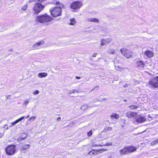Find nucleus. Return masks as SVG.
<instances>
[{
  "instance_id": "f257e3e1",
  "label": "nucleus",
  "mask_w": 158,
  "mask_h": 158,
  "mask_svg": "<svg viewBox=\"0 0 158 158\" xmlns=\"http://www.w3.org/2000/svg\"><path fill=\"white\" fill-rule=\"evenodd\" d=\"M52 20V18L47 15L44 14L37 16L35 19V21L48 25L49 22Z\"/></svg>"
},
{
  "instance_id": "f03ea898",
  "label": "nucleus",
  "mask_w": 158,
  "mask_h": 158,
  "mask_svg": "<svg viewBox=\"0 0 158 158\" xmlns=\"http://www.w3.org/2000/svg\"><path fill=\"white\" fill-rule=\"evenodd\" d=\"M56 4L57 5H58L59 6L58 7H56L52 10H50L52 15L55 17L60 15L62 7H63V5L58 2H56Z\"/></svg>"
},
{
  "instance_id": "7ed1b4c3",
  "label": "nucleus",
  "mask_w": 158,
  "mask_h": 158,
  "mask_svg": "<svg viewBox=\"0 0 158 158\" xmlns=\"http://www.w3.org/2000/svg\"><path fill=\"white\" fill-rule=\"evenodd\" d=\"M136 148L134 146H130L126 147L120 150L119 151L120 154L121 155L128 154L129 153L135 151Z\"/></svg>"
},
{
  "instance_id": "20e7f679",
  "label": "nucleus",
  "mask_w": 158,
  "mask_h": 158,
  "mask_svg": "<svg viewBox=\"0 0 158 158\" xmlns=\"http://www.w3.org/2000/svg\"><path fill=\"white\" fill-rule=\"evenodd\" d=\"M44 6L40 3L36 2L34 4L33 10L35 14H38L44 8Z\"/></svg>"
},
{
  "instance_id": "39448f33",
  "label": "nucleus",
  "mask_w": 158,
  "mask_h": 158,
  "mask_svg": "<svg viewBox=\"0 0 158 158\" xmlns=\"http://www.w3.org/2000/svg\"><path fill=\"white\" fill-rule=\"evenodd\" d=\"M16 146L14 145H10L7 146L5 149L6 154L9 155H11L15 152Z\"/></svg>"
},
{
  "instance_id": "423d86ee",
  "label": "nucleus",
  "mask_w": 158,
  "mask_h": 158,
  "mask_svg": "<svg viewBox=\"0 0 158 158\" xmlns=\"http://www.w3.org/2000/svg\"><path fill=\"white\" fill-rule=\"evenodd\" d=\"M120 51L122 54L127 58H129L131 57V52L130 50L123 48L121 49Z\"/></svg>"
},
{
  "instance_id": "0eeeda50",
  "label": "nucleus",
  "mask_w": 158,
  "mask_h": 158,
  "mask_svg": "<svg viewBox=\"0 0 158 158\" xmlns=\"http://www.w3.org/2000/svg\"><path fill=\"white\" fill-rule=\"evenodd\" d=\"M149 84L155 88H158V76H156L151 79Z\"/></svg>"
},
{
  "instance_id": "6e6552de",
  "label": "nucleus",
  "mask_w": 158,
  "mask_h": 158,
  "mask_svg": "<svg viewBox=\"0 0 158 158\" xmlns=\"http://www.w3.org/2000/svg\"><path fill=\"white\" fill-rule=\"evenodd\" d=\"M82 6V3L80 1H74L70 5V8L74 10L80 8Z\"/></svg>"
},
{
  "instance_id": "1a4fd4ad",
  "label": "nucleus",
  "mask_w": 158,
  "mask_h": 158,
  "mask_svg": "<svg viewBox=\"0 0 158 158\" xmlns=\"http://www.w3.org/2000/svg\"><path fill=\"white\" fill-rule=\"evenodd\" d=\"M153 56V52L150 50H147L144 53V57L146 59L151 58Z\"/></svg>"
},
{
  "instance_id": "9d476101",
  "label": "nucleus",
  "mask_w": 158,
  "mask_h": 158,
  "mask_svg": "<svg viewBox=\"0 0 158 158\" xmlns=\"http://www.w3.org/2000/svg\"><path fill=\"white\" fill-rule=\"evenodd\" d=\"M112 40V39L110 38H107L105 39H102L101 40V45L102 46H103L111 42Z\"/></svg>"
},
{
  "instance_id": "9b49d317",
  "label": "nucleus",
  "mask_w": 158,
  "mask_h": 158,
  "mask_svg": "<svg viewBox=\"0 0 158 158\" xmlns=\"http://www.w3.org/2000/svg\"><path fill=\"white\" fill-rule=\"evenodd\" d=\"M104 150L103 149H100L99 150H93L89 152L88 154L90 155L93 154L96 155L98 154L100 152H102Z\"/></svg>"
},
{
  "instance_id": "f8f14e48",
  "label": "nucleus",
  "mask_w": 158,
  "mask_h": 158,
  "mask_svg": "<svg viewBox=\"0 0 158 158\" xmlns=\"http://www.w3.org/2000/svg\"><path fill=\"white\" fill-rule=\"evenodd\" d=\"M126 116L129 118H134L137 116V114L136 113L128 111L126 113Z\"/></svg>"
},
{
  "instance_id": "ddd939ff",
  "label": "nucleus",
  "mask_w": 158,
  "mask_h": 158,
  "mask_svg": "<svg viewBox=\"0 0 158 158\" xmlns=\"http://www.w3.org/2000/svg\"><path fill=\"white\" fill-rule=\"evenodd\" d=\"M146 120V118L144 117L139 116L136 118V121L139 123L144 122Z\"/></svg>"
},
{
  "instance_id": "4468645a",
  "label": "nucleus",
  "mask_w": 158,
  "mask_h": 158,
  "mask_svg": "<svg viewBox=\"0 0 158 158\" xmlns=\"http://www.w3.org/2000/svg\"><path fill=\"white\" fill-rule=\"evenodd\" d=\"M136 64L139 69L142 68L144 67L145 64L142 61H138L136 62Z\"/></svg>"
},
{
  "instance_id": "2eb2a0df",
  "label": "nucleus",
  "mask_w": 158,
  "mask_h": 158,
  "mask_svg": "<svg viewBox=\"0 0 158 158\" xmlns=\"http://www.w3.org/2000/svg\"><path fill=\"white\" fill-rule=\"evenodd\" d=\"M24 118V116L18 119L17 120H15V122L11 123V125H10L9 127H11L15 125V124H16L17 123H18L19 122L23 119Z\"/></svg>"
},
{
  "instance_id": "dca6fc26",
  "label": "nucleus",
  "mask_w": 158,
  "mask_h": 158,
  "mask_svg": "<svg viewBox=\"0 0 158 158\" xmlns=\"http://www.w3.org/2000/svg\"><path fill=\"white\" fill-rule=\"evenodd\" d=\"M68 23L69 24L71 25H74L76 23V21L74 18H71Z\"/></svg>"
},
{
  "instance_id": "f3484780",
  "label": "nucleus",
  "mask_w": 158,
  "mask_h": 158,
  "mask_svg": "<svg viewBox=\"0 0 158 158\" xmlns=\"http://www.w3.org/2000/svg\"><path fill=\"white\" fill-rule=\"evenodd\" d=\"M47 75L48 74L46 73H39L37 76L39 77L42 78L46 77Z\"/></svg>"
},
{
  "instance_id": "a211bd4d",
  "label": "nucleus",
  "mask_w": 158,
  "mask_h": 158,
  "mask_svg": "<svg viewBox=\"0 0 158 158\" xmlns=\"http://www.w3.org/2000/svg\"><path fill=\"white\" fill-rule=\"evenodd\" d=\"M44 43V41L41 40L40 42L36 43L33 46V48H36L41 45Z\"/></svg>"
},
{
  "instance_id": "6ab92c4d",
  "label": "nucleus",
  "mask_w": 158,
  "mask_h": 158,
  "mask_svg": "<svg viewBox=\"0 0 158 158\" xmlns=\"http://www.w3.org/2000/svg\"><path fill=\"white\" fill-rule=\"evenodd\" d=\"M87 21L95 23H98L99 22V20L97 19L93 18L88 19Z\"/></svg>"
},
{
  "instance_id": "aec40b11",
  "label": "nucleus",
  "mask_w": 158,
  "mask_h": 158,
  "mask_svg": "<svg viewBox=\"0 0 158 158\" xmlns=\"http://www.w3.org/2000/svg\"><path fill=\"white\" fill-rule=\"evenodd\" d=\"M119 117V115L115 113L112 114L110 115V118H112V119L114 118L116 119H118Z\"/></svg>"
},
{
  "instance_id": "412c9836",
  "label": "nucleus",
  "mask_w": 158,
  "mask_h": 158,
  "mask_svg": "<svg viewBox=\"0 0 158 158\" xmlns=\"http://www.w3.org/2000/svg\"><path fill=\"white\" fill-rule=\"evenodd\" d=\"M30 145L29 144L23 145L22 146V148H21V150L22 151L24 150H27L30 148Z\"/></svg>"
},
{
  "instance_id": "4be33fe9",
  "label": "nucleus",
  "mask_w": 158,
  "mask_h": 158,
  "mask_svg": "<svg viewBox=\"0 0 158 158\" xmlns=\"http://www.w3.org/2000/svg\"><path fill=\"white\" fill-rule=\"evenodd\" d=\"M107 52L110 54H113L115 52V51L114 49H109L107 51Z\"/></svg>"
},
{
  "instance_id": "5701e85b",
  "label": "nucleus",
  "mask_w": 158,
  "mask_h": 158,
  "mask_svg": "<svg viewBox=\"0 0 158 158\" xmlns=\"http://www.w3.org/2000/svg\"><path fill=\"white\" fill-rule=\"evenodd\" d=\"M112 130V128L109 127H106L104 128L103 131L105 132H107L108 131H110Z\"/></svg>"
},
{
  "instance_id": "b1692460",
  "label": "nucleus",
  "mask_w": 158,
  "mask_h": 158,
  "mask_svg": "<svg viewBox=\"0 0 158 158\" xmlns=\"http://www.w3.org/2000/svg\"><path fill=\"white\" fill-rule=\"evenodd\" d=\"M89 107L88 105H84L81 106V109L83 110H85Z\"/></svg>"
},
{
  "instance_id": "393cba45",
  "label": "nucleus",
  "mask_w": 158,
  "mask_h": 158,
  "mask_svg": "<svg viewBox=\"0 0 158 158\" xmlns=\"http://www.w3.org/2000/svg\"><path fill=\"white\" fill-rule=\"evenodd\" d=\"M138 106L135 105H131L129 106V107L131 109H137Z\"/></svg>"
},
{
  "instance_id": "a878e982",
  "label": "nucleus",
  "mask_w": 158,
  "mask_h": 158,
  "mask_svg": "<svg viewBox=\"0 0 158 158\" xmlns=\"http://www.w3.org/2000/svg\"><path fill=\"white\" fill-rule=\"evenodd\" d=\"M158 143V139H156L155 141L152 142L151 143V145H155Z\"/></svg>"
},
{
  "instance_id": "bb28decb",
  "label": "nucleus",
  "mask_w": 158,
  "mask_h": 158,
  "mask_svg": "<svg viewBox=\"0 0 158 158\" xmlns=\"http://www.w3.org/2000/svg\"><path fill=\"white\" fill-rule=\"evenodd\" d=\"M29 100L28 99H26L24 102L23 105L27 106L29 102Z\"/></svg>"
},
{
  "instance_id": "cd10ccee",
  "label": "nucleus",
  "mask_w": 158,
  "mask_h": 158,
  "mask_svg": "<svg viewBox=\"0 0 158 158\" xmlns=\"http://www.w3.org/2000/svg\"><path fill=\"white\" fill-rule=\"evenodd\" d=\"M27 8V5L26 4L22 8V10H26Z\"/></svg>"
},
{
  "instance_id": "c85d7f7f",
  "label": "nucleus",
  "mask_w": 158,
  "mask_h": 158,
  "mask_svg": "<svg viewBox=\"0 0 158 158\" xmlns=\"http://www.w3.org/2000/svg\"><path fill=\"white\" fill-rule=\"evenodd\" d=\"M39 92H40L39 91L37 90L35 91H34L33 92V94L34 95H36L39 94Z\"/></svg>"
},
{
  "instance_id": "c756f323",
  "label": "nucleus",
  "mask_w": 158,
  "mask_h": 158,
  "mask_svg": "<svg viewBox=\"0 0 158 158\" xmlns=\"http://www.w3.org/2000/svg\"><path fill=\"white\" fill-rule=\"evenodd\" d=\"M35 118V116L29 118V120L30 121H34Z\"/></svg>"
},
{
  "instance_id": "7c9ffc66",
  "label": "nucleus",
  "mask_w": 158,
  "mask_h": 158,
  "mask_svg": "<svg viewBox=\"0 0 158 158\" xmlns=\"http://www.w3.org/2000/svg\"><path fill=\"white\" fill-rule=\"evenodd\" d=\"M92 135V131L91 130L90 131L87 133V135L88 136H90Z\"/></svg>"
},
{
  "instance_id": "2f4dec72",
  "label": "nucleus",
  "mask_w": 158,
  "mask_h": 158,
  "mask_svg": "<svg viewBox=\"0 0 158 158\" xmlns=\"http://www.w3.org/2000/svg\"><path fill=\"white\" fill-rule=\"evenodd\" d=\"M75 89H73V90H71L70 91L69 93V94H71L72 93H75Z\"/></svg>"
},
{
  "instance_id": "473e14b6",
  "label": "nucleus",
  "mask_w": 158,
  "mask_h": 158,
  "mask_svg": "<svg viewBox=\"0 0 158 158\" xmlns=\"http://www.w3.org/2000/svg\"><path fill=\"white\" fill-rule=\"evenodd\" d=\"M4 128H5L6 129H8V126L7 125H5L4 127Z\"/></svg>"
},
{
  "instance_id": "72a5a7b5",
  "label": "nucleus",
  "mask_w": 158,
  "mask_h": 158,
  "mask_svg": "<svg viewBox=\"0 0 158 158\" xmlns=\"http://www.w3.org/2000/svg\"><path fill=\"white\" fill-rule=\"evenodd\" d=\"M26 137H21V138H19V140H23L24 139L26 138Z\"/></svg>"
},
{
  "instance_id": "f704fd0d",
  "label": "nucleus",
  "mask_w": 158,
  "mask_h": 158,
  "mask_svg": "<svg viewBox=\"0 0 158 158\" xmlns=\"http://www.w3.org/2000/svg\"><path fill=\"white\" fill-rule=\"evenodd\" d=\"M96 55H97V54L94 53L93 55V56H92L93 57H96Z\"/></svg>"
},
{
  "instance_id": "c9c22d12",
  "label": "nucleus",
  "mask_w": 158,
  "mask_h": 158,
  "mask_svg": "<svg viewBox=\"0 0 158 158\" xmlns=\"http://www.w3.org/2000/svg\"><path fill=\"white\" fill-rule=\"evenodd\" d=\"M76 79H81V77H78V76L76 77Z\"/></svg>"
},
{
  "instance_id": "e433bc0d",
  "label": "nucleus",
  "mask_w": 158,
  "mask_h": 158,
  "mask_svg": "<svg viewBox=\"0 0 158 158\" xmlns=\"http://www.w3.org/2000/svg\"><path fill=\"white\" fill-rule=\"evenodd\" d=\"M127 84H125L124 85H123V86L124 87H127Z\"/></svg>"
},
{
  "instance_id": "4c0bfd02",
  "label": "nucleus",
  "mask_w": 158,
  "mask_h": 158,
  "mask_svg": "<svg viewBox=\"0 0 158 158\" xmlns=\"http://www.w3.org/2000/svg\"><path fill=\"white\" fill-rule=\"evenodd\" d=\"M61 119V118L60 117H59L57 118V121H60Z\"/></svg>"
},
{
  "instance_id": "58836bf2",
  "label": "nucleus",
  "mask_w": 158,
  "mask_h": 158,
  "mask_svg": "<svg viewBox=\"0 0 158 158\" xmlns=\"http://www.w3.org/2000/svg\"><path fill=\"white\" fill-rule=\"evenodd\" d=\"M10 95H8L7 96V98H6V99H9L10 98Z\"/></svg>"
},
{
  "instance_id": "ea45409f",
  "label": "nucleus",
  "mask_w": 158,
  "mask_h": 158,
  "mask_svg": "<svg viewBox=\"0 0 158 158\" xmlns=\"http://www.w3.org/2000/svg\"><path fill=\"white\" fill-rule=\"evenodd\" d=\"M44 0H39L38 1L40 2H44Z\"/></svg>"
},
{
  "instance_id": "a19ab883",
  "label": "nucleus",
  "mask_w": 158,
  "mask_h": 158,
  "mask_svg": "<svg viewBox=\"0 0 158 158\" xmlns=\"http://www.w3.org/2000/svg\"><path fill=\"white\" fill-rule=\"evenodd\" d=\"M29 117V115H28L26 117V118H28Z\"/></svg>"
},
{
  "instance_id": "79ce46f5",
  "label": "nucleus",
  "mask_w": 158,
  "mask_h": 158,
  "mask_svg": "<svg viewBox=\"0 0 158 158\" xmlns=\"http://www.w3.org/2000/svg\"><path fill=\"white\" fill-rule=\"evenodd\" d=\"M101 146L100 145H97V144H96L94 146Z\"/></svg>"
},
{
  "instance_id": "37998d69",
  "label": "nucleus",
  "mask_w": 158,
  "mask_h": 158,
  "mask_svg": "<svg viewBox=\"0 0 158 158\" xmlns=\"http://www.w3.org/2000/svg\"><path fill=\"white\" fill-rule=\"evenodd\" d=\"M99 86H97L96 87H95V88H96L97 89H99Z\"/></svg>"
},
{
  "instance_id": "c03bdc74",
  "label": "nucleus",
  "mask_w": 158,
  "mask_h": 158,
  "mask_svg": "<svg viewBox=\"0 0 158 158\" xmlns=\"http://www.w3.org/2000/svg\"><path fill=\"white\" fill-rule=\"evenodd\" d=\"M118 68H119V69H121L122 68V67H119V66H118Z\"/></svg>"
},
{
  "instance_id": "a18cd8bd",
  "label": "nucleus",
  "mask_w": 158,
  "mask_h": 158,
  "mask_svg": "<svg viewBox=\"0 0 158 158\" xmlns=\"http://www.w3.org/2000/svg\"><path fill=\"white\" fill-rule=\"evenodd\" d=\"M124 101L125 102H126L127 101V100L126 99H125L124 100Z\"/></svg>"
},
{
  "instance_id": "49530a36",
  "label": "nucleus",
  "mask_w": 158,
  "mask_h": 158,
  "mask_svg": "<svg viewBox=\"0 0 158 158\" xmlns=\"http://www.w3.org/2000/svg\"><path fill=\"white\" fill-rule=\"evenodd\" d=\"M75 92H76L77 93L78 92V90H75Z\"/></svg>"
},
{
  "instance_id": "de8ad7c7",
  "label": "nucleus",
  "mask_w": 158,
  "mask_h": 158,
  "mask_svg": "<svg viewBox=\"0 0 158 158\" xmlns=\"http://www.w3.org/2000/svg\"><path fill=\"white\" fill-rule=\"evenodd\" d=\"M115 69H116V70H118L117 69H116V67H115Z\"/></svg>"
},
{
  "instance_id": "09e8293b",
  "label": "nucleus",
  "mask_w": 158,
  "mask_h": 158,
  "mask_svg": "<svg viewBox=\"0 0 158 158\" xmlns=\"http://www.w3.org/2000/svg\"><path fill=\"white\" fill-rule=\"evenodd\" d=\"M103 100H106V99H103Z\"/></svg>"
},
{
  "instance_id": "8fccbe9b",
  "label": "nucleus",
  "mask_w": 158,
  "mask_h": 158,
  "mask_svg": "<svg viewBox=\"0 0 158 158\" xmlns=\"http://www.w3.org/2000/svg\"><path fill=\"white\" fill-rule=\"evenodd\" d=\"M2 135L1 134H0V137L2 136Z\"/></svg>"
},
{
  "instance_id": "3c124183",
  "label": "nucleus",
  "mask_w": 158,
  "mask_h": 158,
  "mask_svg": "<svg viewBox=\"0 0 158 158\" xmlns=\"http://www.w3.org/2000/svg\"><path fill=\"white\" fill-rule=\"evenodd\" d=\"M94 89H92V90H94Z\"/></svg>"
}]
</instances>
